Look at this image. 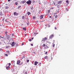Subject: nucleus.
<instances>
[{"mask_svg": "<svg viewBox=\"0 0 74 74\" xmlns=\"http://www.w3.org/2000/svg\"><path fill=\"white\" fill-rule=\"evenodd\" d=\"M61 3H62V1H61L57 2V4H56V6H57L58 8L60 7V6L61 5H60L61 4Z\"/></svg>", "mask_w": 74, "mask_h": 74, "instance_id": "obj_1", "label": "nucleus"}, {"mask_svg": "<svg viewBox=\"0 0 74 74\" xmlns=\"http://www.w3.org/2000/svg\"><path fill=\"white\" fill-rule=\"evenodd\" d=\"M26 3L28 4H31V3H32V1L30 0H29L28 1L26 2Z\"/></svg>", "mask_w": 74, "mask_h": 74, "instance_id": "obj_2", "label": "nucleus"}, {"mask_svg": "<svg viewBox=\"0 0 74 74\" xmlns=\"http://www.w3.org/2000/svg\"><path fill=\"white\" fill-rule=\"evenodd\" d=\"M8 32H7V31H6L5 32V36L6 37H7V36H8Z\"/></svg>", "mask_w": 74, "mask_h": 74, "instance_id": "obj_3", "label": "nucleus"}, {"mask_svg": "<svg viewBox=\"0 0 74 74\" xmlns=\"http://www.w3.org/2000/svg\"><path fill=\"white\" fill-rule=\"evenodd\" d=\"M16 43L14 42H13L12 43V47H14V46H15V45L16 44Z\"/></svg>", "mask_w": 74, "mask_h": 74, "instance_id": "obj_4", "label": "nucleus"}, {"mask_svg": "<svg viewBox=\"0 0 74 74\" xmlns=\"http://www.w3.org/2000/svg\"><path fill=\"white\" fill-rule=\"evenodd\" d=\"M53 37V35H51L49 37V39H52Z\"/></svg>", "mask_w": 74, "mask_h": 74, "instance_id": "obj_5", "label": "nucleus"}, {"mask_svg": "<svg viewBox=\"0 0 74 74\" xmlns=\"http://www.w3.org/2000/svg\"><path fill=\"white\" fill-rule=\"evenodd\" d=\"M20 63H21V61L20 60H18L17 62V64H19Z\"/></svg>", "mask_w": 74, "mask_h": 74, "instance_id": "obj_6", "label": "nucleus"}, {"mask_svg": "<svg viewBox=\"0 0 74 74\" xmlns=\"http://www.w3.org/2000/svg\"><path fill=\"white\" fill-rule=\"evenodd\" d=\"M50 12V10H48L46 13L47 15H48L49 13Z\"/></svg>", "mask_w": 74, "mask_h": 74, "instance_id": "obj_7", "label": "nucleus"}, {"mask_svg": "<svg viewBox=\"0 0 74 74\" xmlns=\"http://www.w3.org/2000/svg\"><path fill=\"white\" fill-rule=\"evenodd\" d=\"M38 62L35 61L34 62V65L35 66H36L37 64H38Z\"/></svg>", "mask_w": 74, "mask_h": 74, "instance_id": "obj_8", "label": "nucleus"}, {"mask_svg": "<svg viewBox=\"0 0 74 74\" xmlns=\"http://www.w3.org/2000/svg\"><path fill=\"white\" fill-rule=\"evenodd\" d=\"M51 19L52 21H55V20H56V19H55V18H54L53 17L51 18Z\"/></svg>", "mask_w": 74, "mask_h": 74, "instance_id": "obj_9", "label": "nucleus"}, {"mask_svg": "<svg viewBox=\"0 0 74 74\" xmlns=\"http://www.w3.org/2000/svg\"><path fill=\"white\" fill-rule=\"evenodd\" d=\"M6 37H7V38H10L11 37V36H10V35H8L7 36H6Z\"/></svg>", "mask_w": 74, "mask_h": 74, "instance_id": "obj_10", "label": "nucleus"}, {"mask_svg": "<svg viewBox=\"0 0 74 74\" xmlns=\"http://www.w3.org/2000/svg\"><path fill=\"white\" fill-rule=\"evenodd\" d=\"M14 15H17L18 14L16 12H14Z\"/></svg>", "mask_w": 74, "mask_h": 74, "instance_id": "obj_11", "label": "nucleus"}, {"mask_svg": "<svg viewBox=\"0 0 74 74\" xmlns=\"http://www.w3.org/2000/svg\"><path fill=\"white\" fill-rule=\"evenodd\" d=\"M21 2V3H23V4H24V3H26V1H22Z\"/></svg>", "mask_w": 74, "mask_h": 74, "instance_id": "obj_12", "label": "nucleus"}, {"mask_svg": "<svg viewBox=\"0 0 74 74\" xmlns=\"http://www.w3.org/2000/svg\"><path fill=\"white\" fill-rule=\"evenodd\" d=\"M0 16H2V15H3V13H2V12L1 11H0Z\"/></svg>", "mask_w": 74, "mask_h": 74, "instance_id": "obj_13", "label": "nucleus"}, {"mask_svg": "<svg viewBox=\"0 0 74 74\" xmlns=\"http://www.w3.org/2000/svg\"><path fill=\"white\" fill-rule=\"evenodd\" d=\"M43 18V15H42L40 16V19H42Z\"/></svg>", "mask_w": 74, "mask_h": 74, "instance_id": "obj_14", "label": "nucleus"}, {"mask_svg": "<svg viewBox=\"0 0 74 74\" xmlns=\"http://www.w3.org/2000/svg\"><path fill=\"white\" fill-rule=\"evenodd\" d=\"M55 44H54L53 43L52 47H55Z\"/></svg>", "mask_w": 74, "mask_h": 74, "instance_id": "obj_15", "label": "nucleus"}, {"mask_svg": "<svg viewBox=\"0 0 74 74\" xmlns=\"http://www.w3.org/2000/svg\"><path fill=\"white\" fill-rule=\"evenodd\" d=\"M6 69L7 70H8V69H9V66H8V67H6Z\"/></svg>", "mask_w": 74, "mask_h": 74, "instance_id": "obj_16", "label": "nucleus"}, {"mask_svg": "<svg viewBox=\"0 0 74 74\" xmlns=\"http://www.w3.org/2000/svg\"><path fill=\"white\" fill-rule=\"evenodd\" d=\"M57 17H58V16L57 15H56L55 16V19H56V18H57Z\"/></svg>", "mask_w": 74, "mask_h": 74, "instance_id": "obj_17", "label": "nucleus"}, {"mask_svg": "<svg viewBox=\"0 0 74 74\" xmlns=\"http://www.w3.org/2000/svg\"><path fill=\"white\" fill-rule=\"evenodd\" d=\"M30 12H27V15H30Z\"/></svg>", "mask_w": 74, "mask_h": 74, "instance_id": "obj_18", "label": "nucleus"}, {"mask_svg": "<svg viewBox=\"0 0 74 74\" xmlns=\"http://www.w3.org/2000/svg\"><path fill=\"white\" fill-rule=\"evenodd\" d=\"M23 30H25V31H26V28H25L23 27Z\"/></svg>", "mask_w": 74, "mask_h": 74, "instance_id": "obj_19", "label": "nucleus"}, {"mask_svg": "<svg viewBox=\"0 0 74 74\" xmlns=\"http://www.w3.org/2000/svg\"><path fill=\"white\" fill-rule=\"evenodd\" d=\"M43 47H46L45 44H43Z\"/></svg>", "mask_w": 74, "mask_h": 74, "instance_id": "obj_20", "label": "nucleus"}, {"mask_svg": "<svg viewBox=\"0 0 74 74\" xmlns=\"http://www.w3.org/2000/svg\"><path fill=\"white\" fill-rule=\"evenodd\" d=\"M57 4V3L56 2L53 3V4L54 5H55V4Z\"/></svg>", "mask_w": 74, "mask_h": 74, "instance_id": "obj_21", "label": "nucleus"}, {"mask_svg": "<svg viewBox=\"0 0 74 74\" xmlns=\"http://www.w3.org/2000/svg\"><path fill=\"white\" fill-rule=\"evenodd\" d=\"M10 48V46H7L6 47V48Z\"/></svg>", "mask_w": 74, "mask_h": 74, "instance_id": "obj_22", "label": "nucleus"}, {"mask_svg": "<svg viewBox=\"0 0 74 74\" xmlns=\"http://www.w3.org/2000/svg\"><path fill=\"white\" fill-rule=\"evenodd\" d=\"M25 58V56H23V57L22 58V59H23V58Z\"/></svg>", "mask_w": 74, "mask_h": 74, "instance_id": "obj_23", "label": "nucleus"}, {"mask_svg": "<svg viewBox=\"0 0 74 74\" xmlns=\"http://www.w3.org/2000/svg\"><path fill=\"white\" fill-rule=\"evenodd\" d=\"M16 2L15 3V4H16V5H18V2Z\"/></svg>", "mask_w": 74, "mask_h": 74, "instance_id": "obj_24", "label": "nucleus"}, {"mask_svg": "<svg viewBox=\"0 0 74 74\" xmlns=\"http://www.w3.org/2000/svg\"><path fill=\"white\" fill-rule=\"evenodd\" d=\"M45 38H44L43 40H42V41H44H44H45Z\"/></svg>", "mask_w": 74, "mask_h": 74, "instance_id": "obj_25", "label": "nucleus"}, {"mask_svg": "<svg viewBox=\"0 0 74 74\" xmlns=\"http://www.w3.org/2000/svg\"><path fill=\"white\" fill-rule=\"evenodd\" d=\"M0 51H1V52H2L3 50L2 49H0Z\"/></svg>", "mask_w": 74, "mask_h": 74, "instance_id": "obj_26", "label": "nucleus"}, {"mask_svg": "<svg viewBox=\"0 0 74 74\" xmlns=\"http://www.w3.org/2000/svg\"><path fill=\"white\" fill-rule=\"evenodd\" d=\"M7 52V53H10V51H6Z\"/></svg>", "mask_w": 74, "mask_h": 74, "instance_id": "obj_27", "label": "nucleus"}, {"mask_svg": "<svg viewBox=\"0 0 74 74\" xmlns=\"http://www.w3.org/2000/svg\"><path fill=\"white\" fill-rule=\"evenodd\" d=\"M47 57L46 56L45 57V59H47Z\"/></svg>", "mask_w": 74, "mask_h": 74, "instance_id": "obj_28", "label": "nucleus"}, {"mask_svg": "<svg viewBox=\"0 0 74 74\" xmlns=\"http://www.w3.org/2000/svg\"><path fill=\"white\" fill-rule=\"evenodd\" d=\"M21 6H19L18 7V8H21Z\"/></svg>", "mask_w": 74, "mask_h": 74, "instance_id": "obj_29", "label": "nucleus"}, {"mask_svg": "<svg viewBox=\"0 0 74 74\" xmlns=\"http://www.w3.org/2000/svg\"><path fill=\"white\" fill-rule=\"evenodd\" d=\"M5 9H8V7L7 6L5 7Z\"/></svg>", "mask_w": 74, "mask_h": 74, "instance_id": "obj_30", "label": "nucleus"}, {"mask_svg": "<svg viewBox=\"0 0 74 74\" xmlns=\"http://www.w3.org/2000/svg\"><path fill=\"white\" fill-rule=\"evenodd\" d=\"M18 44H16V45L14 46H15V47H17V46H18Z\"/></svg>", "mask_w": 74, "mask_h": 74, "instance_id": "obj_31", "label": "nucleus"}, {"mask_svg": "<svg viewBox=\"0 0 74 74\" xmlns=\"http://www.w3.org/2000/svg\"><path fill=\"white\" fill-rule=\"evenodd\" d=\"M29 41H32V39H30L29 40Z\"/></svg>", "mask_w": 74, "mask_h": 74, "instance_id": "obj_32", "label": "nucleus"}, {"mask_svg": "<svg viewBox=\"0 0 74 74\" xmlns=\"http://www.w3.org/2000/svg\"><path fill=\"white\" fill-rule=\"evenodd\" d=\"M66 11H69V9H68V8H66Z\"/></svg>", "mask_w": 74, "mask_h": 74, "instance_id": "obj_33", "label": "nucleus"}, {"mask_svg": "<svg viewBox=\"0 0 74 74\" xmlns=\"http://www.w3.org/2000/svg\"><path fill=\"white\" fill-rule=\"evenodd\" d=\"M33 6H32L31 7V10H33Z\"/></svg>", "mask_w": 74, "mask_h": 74, "instance_id": "obj_34", "label": "nucleus"}, {"mask_svg": "<svg viewBox=\"0 0 74 74\" xmlns=\"http://www.w3.org/2000/svg\"><path fill=\"white\" fill-rule=\"evenodd\" d=\"M24 18H25V16H23L22 17V19H24Z\"/></svg>", "mask_w": 74, "mask_h": 74, "instance_id": "obj_35", "label": "nucleus"}, {"mask_svg": "<svg viewBox=\"0 0 74 74\" xmlns=\"http://www.w3.org/2000/svg\"><path fill=\"white\" fill-rule=\"evenodd\" d=\"M29 62V60H27V62Z\"/></svg>", "mask_w": 74, "mask_h": 74, "instance_id": "obj_36", "label": "nucleus"}, {"mask_svg": "<svg viewBox=\"0 0 74 74\" xmlns=\"http://www.w3.org/2000/svg\"><path fill=\"white\" fill-rule=\"evenodd\" d=\"M33 18L34 19H36V17L35 16H34L33 17Z\"/></svg>", "mask_w": 74, "mask_h": 74, "instance_id": "obj_37", "label": "nucleus"}, {"mask_svg": "<svg viewBox=\"0 0 74 74\" xmlns=\"http://www.w3.org/2000/svg\"><path fill=\"white\" fill-rule=\"evenodd\" d=\"M68 2H69V1H66V3H68Z\"/></svg>", "mask_w": 74, "mask_h": 74, "instance_id": "obj_38", "label": "nucleus"}, {"mask_svg": "<svg viewBox=\"0 0 74 74\" xmlns=\"http://www.w3.org/2000/svg\"><path fill=\"white\" fill-rule=\"evenodd\" d=\"M25 74H27V72H25Z\"/></svg>", "mask_w": 74, "mask_h": 74, "instance_id": "obj_39", "label": "nucleus"}, {"mask_svg": "<svg viewBox=\"0 0 74 74\" xmlns=\"http://www.w3.org/2000/svg\"><path fill=\"white\" fill-rule=\"evenodd\" d=\"M12 36H14V33H13L12 34Z\"/></svg>", "mask_w": 74, "mask_h": 74, "instance_id": "obj_40", "label": "nucleus"}, {"mask_svg": "<svg viewBox=\"0 0 74 74\" xmlns=\"http://www.w3.org/2000/svg\"><path fill=\"white\" fill-rule=\"evenodd\" d=\"M29 25V23H27V25Z\"/></svg>", "mask_w": 74, "mask_h": 74, "instance_id": "obj_41", "label": "nucleus"}, {"mask_svg": "<svg viewBox=\"0 0 74 74\" xmlns=\"http://www.w3.org/2000/svg\"><path fill=\"white\" fill-rule=\"evenodd\" d=\"M49 18H52V16H49Z\"/></svg>", "mask_w": 74, "mask_h": 74, "instance_id": "obj_42", "label": "nucleus"}, {"mask_svg": "<svg viewBox=\"0 0 74 74\" xmlns=\"http://www.w3.org/2000/svg\"><path fill=\"white\" fill-rule=\"evenodd\" d=\"M7 19H6L5 20V21H6V22H7Z\"/></svg>", "mask_w": 74, "mask_h": 74, "instance_id": "obj_43", "label": "nucleus"}, {"mask_svg": "<svg viewBox=\"0 0 74 74\" xmlns=\"http://www.w3.org/2000/svg\"><path fill=\"white\" fill-rule=\"evenodd\" d=\"M55 29L56 30V29H57V28L56 27H55Z\"/></svg>", "mask_w": 74, "mask_h": 74, "instance_id": "obj_44", "label": "nucleus"}, {"mask_svg": "<svg viewBox=\"0 0 74 74\" xmlns=\"http://www.w3.org/2000/svg\"><path fill=\"white\" fill-rule=\"evenodd\" d=\"M24 45V44L23 43H22V45Z\"/></svg>", "mask_w": 74, "mask_h": 74, "instance_id": "obj_45", "label": "nucleus"}, {"mask_svg": "<svg viewBox=\"0 0 74 74\" xmlns=\"http://www.w3.org/2000/svg\"><path fill=\"white\" fill-rule=\"evenodd\" d=\"M31 45L32 46H33V44H31Z\"/></svg>", "mask_w": 74, "mask_h": 74, "instance_id": "obj_46", "label": "nucleus"}, {"mask_svg": "<svg viewBox=\"0 0 74 74\" xmlns=\"http://www.w3.org/2000/svg\"><path fill=\"white\" fill-rule=\"evenodd\" d=\"M33 38H34L33 37L31 39H32V40H33Z\"/></svg>", "mask_w": 74, "mask_h": 74, "instance_id": "obj_47", "label": "nucleus"}, {"mask_svg": "<svg viewBox=\"0 0 74 74\" xmlns=\"http://www.w3.org/2000/svg\"><path fill=\"white\" fill-rule=\"evenodd\" d=\"M41 64V63H39V64Z\"/></svg>", "mask_w": 74, "mask_h": 74, "instance_id": "obj_48", "label": "nucleus"}, {"mask_svg": "<svg viewBox=\"0 0 74 74\" xmlns=\"http://www.w3.org/2000/svg\"><path fill=\"white\" fill-rule=\"evenodd\" d=\"M9 65H11V64L10 63H9Z\"/></svg>", "mask_w": 74, "mask_h": 74, "instance_id": "obj_49", "label": "nucleus"}, {"mask_svg": "<svg viewBox=\"0 0 74 74\" xmlns=\"http://www.w3.org/2000/svg\"><path fill=\"white\" fill-rule=\"evenodd\" d=\"M37 34L35 33H34V34H35V35H36V34Z\"/></svg>", "mask_w": 74, "mask_h": 74, "instance_id": "obj_50", "label": "nucleus"}, {"mask_svg": "<svg viewBox=\"0 0 74 74\" xmlns=\"http://www.w3.org/2000/svg\"><path fill=\"white\" fill-rule=\"evenodd\" d=\"M10 0H8V1H10Z\"/></svg>", "mask_w": 74, "mask_h": 74, "instance_id": "obj_51", "label": "nucleus"}, {"mask_svg": "<svg viewBox=\"0 0 74 74\" xmlns=\"http://www.w3.org/2000/svg\"><path fill=\"white\" fill-rule=\"evenodd\" d=\"M45 26H47V27H48V26H47V25H45Z\"/></svg>", "mask_w": 74, "mask_h": 74, "instance_id": "obj_52", "label": "nucleus"}, {"mask_svg": "<svg viewBox=\"0 0 74 74\" xmlns=\"http://www.w3.org/2000/svg\"><path fill=\"white\" fill-rule=\"evenodd\" d=\"M1 38V36H0V38Z\"/></svg>", "mask_w": 74, "mask_h": 74, "instance_id": "obj_53", "label": "nucleus"}, {"mask_svg": "<svg viewBox=\"0 0 74 74\" xmlns=\"http://www.w3.org/2000/svg\"><path fill=\"white\" fill-rule=\"evenodd\" d=\"M47 52L45 53H46V54H47Z\"/></svg>", "mask_w": 74, "mask_h": 74, "instance_id": "obj_54", "label": "nucleus"}, {"mask_svg": "<svg viewBox=\"0 0 74 74\" xmlns=\"http://www.w3.org/2000/svg\"><path fill=\"white\" fill-rule=\"evenodd\" d=\"M11 40H12V41H13V39H11Z\"/></svg>", "mask_w": 74, "mask_h": 74, "instance_id": "obj_55", "label": "nucleus"}, {"mask_svg": "<svg viewBox=\"0 0 74 74\" xmlns=\"http://www.w3.org/2000/svg\"><path fill=\"white\" fill-rule=\"evenodd\" d=\"M1 38H3V37H1Z\"/></svg>", "mask_w": 74, "mask_h": 74, "instance_id": "obj_56", "label": "nucleus"}, {"mask_svg": "<svg viewBox=\"0 0 74 74\" xmlns=\"http://www.w3.org/2000/svg\"><path fill=\"white\" fill-rule=\"evenodd\" d=\"M34 53H35V52H34Z\"/></svg>", "mask_w": 74, "mask_h": 74, "instance_id": "obj_57", "label": "nucleus"}, {"mask_svg": "<svg viewBox=\"0 0 74 74\" xmlns=\"http://www.w3.org/2000/svg\"><path fill=\"white\" fill-rule=\"evenodd\" d=\"M48 26H49V25Z\"/></svg>", "mask_w": 74, "mask_h": 74, "instance_id": "obj_58", "label": "nucleus"}, {"mask_svg": "<svg viewBox=\"0 0 74 74\" xmlns=\"http://www.w3.org/2000/svg\"><path fill=\"white\" fill-rule=\"evenodd\" d=\"M46 47H48V46H47V45H46Z\"/></svg>", "mask_w": 74, "mask_h": 74, "instance_id": "obj_59", "label": "nucleus"}, {"mask_svg": "<svg viewBox=\"0 0 74 74\" xmlns=\"http://www.w3.org/2000/svg\"><path fill=\"white\" fill-rule=\"evenodd\" d=\"M49 43H50V44L51 43V42H49Z\"/></svg>", "mask_w": 74, "mask_h": 74, "instance_id": "obj_60", "label": "nucleus"}, {"mask_svg": "<svg viewBox=\"0 0 74 74\" xmlns=\"http://www.w3.org/2000/svg\"><path fill=\"white\" fill-rule=\"evenodd\" d=\"M25 36H26V35H25Z\"/></svg>", "mask_w": 74, "mask_h": 74, "instance_id": "obj_61", "label": "nucleus"}]
</instances>
